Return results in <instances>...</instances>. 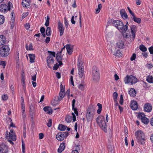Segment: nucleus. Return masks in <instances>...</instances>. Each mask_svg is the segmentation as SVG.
Listing matches in <instances>:
<instances>
[{"label":"nucleus","mask_w":153,"mask_h":153,"mask_svg":"<svg viewBox=\"0 0 153 153\" xmlns=\"http://www.w3.org/2000/svg\"><path fill=\"white\" fill-rule=\"evenodd\" d=\"M69 133L68 132L58 133L56 136V139L59 141H62L68 136Z\"/></svg>","instance_id":"obj_10"},{"label":"nucleus","mask_w":153,"mask_h":153,"mask_svg":"<svg viewBox=\"0 0 153 153\" xmlns=\"http://www.w3.org/2000/svg\"><path fill=\"white\" fill-rule=\"evenodd\" d=\"M46 35L49 36L51 34V28L49 27H48L46 30Z\"/></svg>","instance_id":"obj_38"},{"label":"nucleus","mask_w":153,"mask_h":153,"mask_svg":"<svg viewBox=\"0 0 153 153\" xmlns=\"http://www.w3.org/2000/svg\"><path fill=\"white\" fill-rule=\"evenodd\" d=\"M152 106L150 103H146L144 105V110L145 111L150 112L152 111Z\"/></svg>","instance_id":"obj_16"},{"label":"nucleus","mask_w":153,"mask_h":153,"mask_svg":"<svg viewBox=\"0 0 153 153\" xmlns=\"http://www.w3.org/2000/svg\"><path fill=\"white\" fill-rule=\"evenodd\" d=\"M32 80L33 81H35L36 80V74L34 75L33 76H32L31 78Z\"/></svg>","instance_id":"obj_63"},{"label":"nucleus","mask_w":153,"mask_h":153,"mask_svg":"<svg viewBox=\"0 0 153 153\" xmlns=\"http://www.w3.org/2000/svg\"><path fill=\"white\" fill-rule=\"evenodd\" d=\"M143 56L145 58H146L148 56V55L147 53L146 52H145L144 53H142Z\"/></svg>","instance_id":"obj_56"},{"label":"nucleus","mask_w":153,"mask_h":153,"mask_svg":"<svg viewBox=\"0 0 153 153\" xmlns=\"http://www.w3.org/2000/svg\"><path fill=\"white\" fill-rule=\"evenodd\" d=\"M64 23L65 24V25L66 28H68V23L67 21V20H65L64 21Z\"/></svg>","instance_id":"obj_61"},{"label":"nucleus","mask_w":153,"mask_h":153,"mask_svg":"<svg viewBox=\"0 0 153 153\" xmlns=\"http://www.w3.org/2000/svg\"><path fill=\"white\" fill-rule=\"evenodd\" d=\"M8 139H10L9 141L12 142V140L15 141L16 140V136L15 133L13 132V130L11 129L10 130L9 134Z\"/></svg>","instance_id":"obj_12"},{"label":"nucleus","mask_w":153,"mask_h":153,"mask_svg":"<svg viewBox=\"0 0 153 153\" xmlns=\"http://www.w3.org/2000/svg\"><path fill=\"white\" fill-rule=\"evenodd\" d=\"M48 52L50 53V55L47 58V63L48 67L51 68V64H53L54 62V58L55 56V53L54 52L50 51Z\"/></svg>","instance_id":"obj_6"},{"label":"nucleus","mask_w":153,"mask_h":153,"mask_svg":"<svg viewBox=\"0 0 153 153\" xmlns=\"http://www.w3.org/2000/svg\"><path fill=\"white\" fill-rule=\"evenodd\" d=\"M30 58V63H33L34 62V60L35 58V56L33 54H30L28 55Z\"/></svg>","instance_id":"obj_25"},{"label":"nucleus","mask_w":153,"mask_h":153,"mask_svg":"<svg viewBox=\"0 0 153 153\" xmlns=\"http://www.w3.org/2000/svg\"><path fill=\"white\" fill-rule=\"evenodd\" d=\"M65 94L68 95V98H70V89H68L66 92Z\"/></svg>","instance_id":"obj_60"},{"label":"nucleus","mask_w":153,"mask_h":153,"mask_svg":"<svg viewBox=\"0 0 153 153\" xmlns=\"http://www.w3.org/2000/svg\"><path fill=\"white\" fill-rule=\"evenodd\" d=\"M9 47L7 45H3L0 49V56L1 57H6L9 54Z\"/></svg>","instance_id":"obj_8"},{"label":"nucleus","mask_w":153,"mask_h":153,"mask_svg":"<svg viewBox=\"0 0 153 153\" xmlns=\"http://www.w3.org/2000/svg\"><path fill=\"white\" fill-rule=\"evenodd\" d=\"M146 116L143 113H139L138 114L137 117L141 120Z\"/></svg>","instance_id":"obj_33"},{"label":"nucleus","mask_w":153,"mask_h":153,"mask_svg":"<svg viewBox=\"0 0 153 153\" xmlns=\"http://www.w3.org/2000/svg\"><path fill=\"white\" fill-rule=\"evenodd\" d=\"M59 67V64L56 63L54 65L53 69L54 70H56Z\"/></svg>","instance_id":"obj_47"},{"label":"nucleus","mask_w":153,"mask_h":153,"mask_svg":"<svg viewBox=\"0 0 153 153\" xmlns=\"http://www.w3.org/2000/svg\"><path fill=\"white\" fill-rule=\"evenodd\" d=\"M128 94L131 96L135 97L136 95V92L135 90L133 88H131L128 91Z\"/></svg>","instance_id":"obj_22"},{"label":"nucleus","mask_w":153,"mask_h":153,"mask_svg":"<svg viewBox=\"0 0 153 153\" xmlns=\"http://www.w3.org/2000/svg\"><path fill=\"white\" fill-rule=\"evenodd\" d=\"M60 91L62 92H65V89L64 86H63L62 84H61L60 85Z\"/></svg>","instance_id":"obj_45"},{"label":"nucleus","mask_w":153,"mask_h":153,"mask_svg":"<svg viewBox=\"0 0 153 153\" xmlns=\"http://www.w3.org/2000/svg\"><path fill=\"white\" fill-rule=\"evenodd\" d=\"M120 13L121 17L123 19H128V16L124 9H123L120 10Z\"/></svg>","instance_id":"obj_17"},{"label":"nucleus","mask_w":153,"mask_h":153,"mask_svg":"<svg viewBox=\"0 0 153 153\" xmlns=\"http://www.w3.org/2000/svg\"><path fill=\"white\" fill-rule=\"evenodd\" d=\"M78 74L80 78L82 77L84 74V67L83 62L81 61H78Z\"/></svg>","instance_id":"obj_9"},{"label":"nucleus","mask_w":153,"mask_h":153,"mask_svg":"<svg viewBox=\"0 0 153 153\" xmlns=\"http://www.w3.org/2000/svg\"><path fill=\"white\" fill-rule=\"evenodd\" d=\"M25 110H22V117L23 119H24L26 117V114L25 112Z\"/></svg>","instance_id":"obj_50"},{"label":"nucleus","mask_w":153,"mask_h":153,"mask_svg":"<svg viewBox=\"0 0 153 153\" xmlns=\"http://www.w3.org/2000/svg\"><path fill=\"white\" fill-rule=\"evenodd\" d=\"M65 48L67 50V51L69 55H71L73 51V48L71 47L69 44H67L65 46Z\"/></svg>","instance_id":"obj_19"},{"label":"nucleus","mask_w":153,"mask_h":153,"mask_svg":"<svg viewBox=\"0 0 153 153\" xmlns=\"http://www.w3.org/2000/svg\"><path fill=\"white\" fill-rule=\"evenodd\" d=\"M127 8L128 11H129L130 14L133 17V19H141L140 18H136L135 17L134 13L131 10L129 7H127Z\"/></svg>","instance_id":"obj_28"},{"label":"nucleus","mask_w":153,"mask_h":153,"mask_svg":"<svg viewBox=\"0 0 153 153\" xmlns=\"http://www.w3.org/2000/svg\"><path fill=\"white\" fill-rule=\"evenodd\" d=\"M40 31L42 34H43L45 31V28L43 27H42L41 28Z\"/></svg>","instance_id":"obj_58"},{"label":"nucleus","mask_w":153,"mask_h":153,"mask_svg":"<svg viewBox=\"0 0 153 153\" xmlns=\"http://www.w3.org/2000/svg\"><path fill=\"white\" fill-rule=\"evenodd\" d=\"M124 43L122 41H120L117 43V46L120 49L123 48L124 46Z\"/></svg>","instance_id":"obj_26"},{"label":"nucleus","mask_w":153,"mask_h":153,"mask_svg":"<svg viewBox=\"0 0 153 153\" xmlns=\"http://www.w3.org/2000/svg\"><path fill=\"white\" fill-rule=\"evenodd\" d=\"M26 29L28 30L30 27V24L29 23H27L24 25Z\"/></svg>","instance_id":"obj_49"},{"label":"nucleus","mask_w":153,"mask_h":153,"mask_svg":"<svg viewBox=\"0 0 153 153\" xmlns=\"http://www.w3.org/2000/svg\"><path fill=\"white\" fill-rule=\"evenodd\" d=\"M10 10V7L5 4H2L0 6V11L1 12H6L7 10Z\"/></svg>","instance_id":"obj_14"},{"label":"nucleus","mask_w":153,"mask_h":153,"mask_svg":"<svg viewBox=\"0 0 153 153\" xmlns=\"http://www.w3.org/2000/svg\"><path fill=\"white\" fill-rule=\"evenodd\" d=\"M22 4L23 7L27 8L30 5V0H23Z\"/></svg>","instance_id":"obj_18"},{"label":"nucleus","mask_w":153,"mask_h":153,"mask_svg":"<svg viewBox=\"0 0 153 153\" xmlns=\"http://www.w3.org/2000/svg\"><path fill=\"white\" fill-rule=\"evenodd\" d=\"M146 80L149 83H153V77L150 75L146 77Z\"/></svg>","instance_id":"obj_30"},{"label":"nucleus","mask_w":153,"mask_h":153,"mask_svg":"<svg viewBox=\"0 0 153 153\" xmlns=\"http://www.w3.org/2000/svg\"><path fill=\"white\" fill-rule=\"evenodd\" d=\"M56 76L58 79H59L61 78V74L60 73L58 72H56Z\"/></svg>","instance_id":"obj_59"},{"label":"nucleus","mask_w":153,"mask_h":153,"mask_svg":"<svg viewBox=\"0 0 153 153\" xmlns=\"http://www.w3.org/2000/svg\"><path fill=\"white\" fill-rule=\"evenodd\" d=\"M72 117L71 116L68 115L66 116L65 120L68 123H69L72 120Z\"/></svg>","instance_id":"obj_37"},{"label":"nucleus","mask_w":153,"mask_h":153,"mask_svg":"<svg viewBox=\"0 0 153 153\" xmlns=\"http://www.w3.org/2000/svg\"><path fill=\"white\" fill-rule=\"evenodd\" d=\"M70 83L71 85H73V86L74 85V83L73 79V76H70Z\"/></svg>","instance_id":"obj_52"},{"label":"nucleus","mask_w":153,"mask_h":153,"mask_svg":"<svg viewBox=\"0 0 153 153\" xmlns=\"http://www.w3.org/2000/svg\"><path fill=\"white\" fill-rule=\"evenodd\" d=\"M72 115L73 121V122H74L76 120V117L75 115L73 113H72Z\"/></svg>","instance_id":"obj_55"},{"label":"nucleus","mask_w":153,"mask_h":153,"mask_svg":"<svg viewBox=\"0 0 153 153\" xmlns=\"http://www.w3.org/2000/svg\"><path fill=\"white\" fill-rule=\"evenodd\" d=\"M141 121L142 123L146 124H148L149 122V120L146 117V116L142 119Z\"/></svg>","instance_id":"obj_35"},{"label":"nucleus","mask_w":153,"mask_h":153,"mask_svg":"<svg viewBox=\"0 0 153 153\" xmlns=\"http://www.w3.org/2000/svg\"><path fill=\"white\" fill-rule=\"evenodd\" d=\"M1 98L3 100L6 101L8 99V96L7 94H5L2 95Z\"/></svg>","instance_id":"obj_42"},{"label":"nucleus","mask_w":153,"mask_h":153,"mask_svg":"<svg viewBox=\"0 0 153 153\" xmlns=\"http://www.w3.org/2000/svg\"><path fill=\"white\" fill-rule=\"evenodd\" d=\"M65 94V92H60L59 94V96L58 97V100L59 101H61L62 100L64 97Z\"/></svg>","instance_id":"obj_29"},{"label":"nucleus","mask_w":153,"mask_h":153,"mask_svg":"<svg viewBox=\"0 0 153 153\" xmlns=\"http://www.w3.org/2000/svg\"><path fill=\"white\" fill-rule=\"evenodd\" d=\"M56 59L57 61L61 60L62 59V57L60 54L59 55L58 53L56 54Z\"/></svg>","instance_id":"obj_43"},{"label":"nucleus","mask_w":153,"mask_h":153,"mask_svg":"<svg viewBox=\"0 0 153 153\" xmlns=\"http://www.w3.org/2000/svg\"><path fill=\"white\" fill-rule=\"evenodd\" d=\"M149 52L151 54H153V46H151L149 47Z\"/></svg>","instance_id":"obj_53"},{"label":"nucleus","mask_w":153,"mask_h":153,"mask_svg":"<svg viewBox=\"0 0 153 153\" xmlns=\"http://www.w3.org/2000/svg\"><path fill=\"white\" fill-rule=\"evenodd\" d=\"M67 126L62 124H59L58 127V129L61 131H63L66 129Z\"/></svg>","instance_id":"obj_27"},{"label":"nucleus","mask_w":153,"mask_h":153,"mask_svg":"<svg viewBox=\"0 0 153 153\" xmlns=\"http://www.w3.org/2000/svg\"><path fill=\"white\" fill-rule=\"evenodd\" d=\"M76 102L75 100L74 99L72 102V108H74V107H75V103Z\"/></svg>","instance_id":"obj_62"},{"label":"nucleus","mask_w":153,"mask_h":153,"mask_svg":"<svg viewBox=\"0 0 153 153\" xmlns=\"http://www.w3.org/2000/svg\"><path fill=\"white\" fill-rule=\"evenodd\" d=\"M113 25L116 27L118 30L123 33V37L126 38H129L130 35L129 33H126V31L128 28V23L127 22L126 25H124L122 22L120 20H115L112 23Z\"/></svg>","instance_id":"obj_1"},{"label":"nucleus","mask_w":153,"mask_h":153,"mask_svg":"<svg viewBox=\"0 0 153 153\" xmlns=\"http://www.w3.org/2000/svg\"><path fill=\"white\" fill-rule=\"evenodd\" d=\"M131 30L132 34V37L134 38L135 33L136 32V27L135 26L133 25L131 27Z\"/></svg>","instance_id":"obj_20"},{"label":"nucleus","mask_w":153,"mask_h":153,"mask_svg":"<svg viewBox=\"0 0 153 153\" xmlns=\"http://www.w3.org/2000/svg\"><path fill=\"white\" fill-rule=\"evenodd\" d=\"M15 20H11L10 25L11 29H13L14 27V23L15 22Z\"/></svg>","instance_id":"obj_51"},{"label":"nucleus","mask_w":153,"mask_h":153,"mask_svg":"<svg viewBox=\"0 0 153 153\" xmlns=\"http://www.w3.org/2000/svg\"><path fill=\"white\" fill-rule=\"evenodd\" d=\"M118 94L116 92H114L113 94V98L114 102H117Z\"/></svg>","instance_id":"obj_39"},{"label":"nucleus","mask_w":153,"mask_h":153,"mask_svg":"<svg viewBox=\"0 0 153 153\" xmlns=\"http://www.w3.org/2000/svg\"><path fill=\"white\" fill-rule=\"evenodd\" d=\"M22 153H25V144L23 142V141L22 140Z\"/></svg>","instance_id":"obj_41"},{"label":"nucleus","mask_w":153,"mask_h":153,"mask_svg":"<svg viewBox=\"0 0 153 153\" xmlns=\"http://www.w3.org/2000/svg\"><path fill=\"white\" fill-rule=\"evenodd\" d=\"M50 40V39L49 37H47L45 40V42L46 43H48Z\"/></svg>","instance_id":"obj_64"},{"label":"nucleus","mask_w":153,"mask_h":153,"mask_svg":"<svg viewBox=\"0 0 153 153\" xmlns=\"http://www.w3.org/2000/svg\"><path fill=\"white\" fill-rule=\"evenodd\" d=\"M78 88L81 90H84V86L83 85L80 84L79 85Z\"/></svg>","instance_id":"obj_48"},{"label":"nucleus","mask_w":153,"mask_h":153,"mask_svg":"<svg viewBox=\"0 0 153 153\" xmlns=\"http://www.w3.org/2000/svg\"><path fill=\"white\" fill-rule=\"evenodd\" d=\"M95 108L94 105H90L86 111V117L88 121H91L95 114Z\"/></svg>","instance_id":"obj_2"},{"label":"nucleus","mask_w":153,"mask_h":153,"mask_svg":"<svg viewBox=\"0 0 153 153\" xmlns=\"http://www.w3.org/2000/svg\"><path fill=\"white\" fill-rule=\"evenodd\" d=\"M96 121L101 129L104 132H107V125L104 116L102 115L98 116L97 119Z\"/></svg>","instance_id":"obj_4"},{"label":"nucleus","mask_w":153,"mask_h":153,"mask_svg":"<svg viewBox=\"0 0 153 153\" xmlns=\"http://www.w3.org/2000/svg\"><path fill=\"white\" fill-rule=\"evenodd\" d=\"M97 106L98 107V109L97 111V112L98 114H100L102 110V105L101 104L98 103L97 104Z\"/></svg>","instance_id":"obj_34"},{"label":"nucleus","mask_w":153,"mask_h":153,"mask_svg":"<svg viewBox=\"0 0 153 153\" xmlns=\"http://www.w3.org/2000/svg\"><path fill=\"white\" fill-rule=\"evenodd\" d=\"M8 151V147L4 144L0 145V153H7Z\"/></svg>","instance_id":"obj_13"},{"label":"nucleus","mask_w":153,"mask_h":153,"mask_svg":"<svg viewBox=\"0 0 153 153\" xmlns=\"http://www.w3.org/2000/svg\"><path fill=\"white\" fill-rule=\"evenodd\" d=\"M65 148V143H61L58 149V152L59 153L62 152L64 150Z\"/></svg>","instance_id":"obj_23"},{"label":"nucleus","mask_w":153,"mask_h":153,"mask_svg":"<svg viewBox=\"0 0 153 153\" xmlns=\"http://www.w3.org/2000/svg\"><path fill=\"white\" fill-rule=\"evenodd\" d=\"M139 49L142 51L145 52L147 51V49L146 47L143 45H140L139 46Z\"/></svg>","instance_id":"obj_36"},{"label":"nucleus","mask_w":153,"mask_h":153,"mask_svg":"<svg viewBox=\"0 0 153 153\" xmlns=\"http://www.w3.org/2000/svg\"><path fill=\"white\" fill-rule=\"evenodd\" d=\"M130 107L133 110H137L138 108L137 102L135 101L132 100L131 102Z\"/></svg>","instance_id":"obj_15"},{"label":"nucleus","mask_w":153,"mask_h":153,"mask_svg":"<svg viewBox=\"0 0 153 153\" xmlns=\"http://www.w3.org/2000/svg\"><path fill=\"white\" fill-rule=\"evenodd\" d=\"M124 81L126 84L130 83L131 85H133L137 82L138 79L134 76L127 75L124 78Z\"/></svg>","instance_id":"obj_5"},{"label":"nucleus","mask_w":153,"mask_h":153,"mask_svg":"<svg viewBox=\"0 0 153 153\" xmlns=\"http://www.w3.org/2000/svg\"><path fill=\"white\" fill-rule=\"evenodd\" d=\"M26 48L27 50H33V48L32 43H30L28 45L26 44Z\"/></svg>","instance_id":"obj_31"},{"label":"nucleus","mask_w":153,"mask_h":153,"mask_svg":"<svg viewBox=\"0 0 153 153\" xmlns=\"http://www.w3.org/2000/svg\"><path fill=\"white\" fill-rule=\"evenodd\" d=\"M92 77L94 80L98 81L100 78L99 71L98 69L95 66H94L92 68Z\"/></svg>","instance_id":"obj_7"},{"label":"nucleus","mask_w":153,"mask_h":153,"mask_svg":"<svg viewBox=\"0 0 153 153\" xmlns=\"http://www.w3.org/2000/svg\"><path fill=\"white\" fill-rule=\"evenodd\" d=\"M52 121L51 119H50L49 120L48 123L47 124V126L49 127H51L52 126Z\"/></svg>","instance_id":"obj_44"},{"label":"nucleus","mask_w":153,"mask_h":153,"mask_svg":"<svg viewBox=\"0 0 153 153\" xmlns=\"http://www.w3.org/2000/svg\"><path fill=\"white\" fill-rule=\"evenodd\" d=\"M135 136L138 143L144 146L146 139L144 132L141 130H139L136 132Z\"/></svg>","instance_id":"obj_3"},{"label":"nucleus","mask_w":153,"mask_h":153,"mask_svg":"<svg viewBox=\"0 0 153 153\" xmlns=\"http://www.w3.org/2000/svg\"><path fill=\"white\" fill-rule=\"evenodd\" d=\"M6 65V62L4 61H0V65L3 66V68H4Z\"/></svg>","instance_id":"obj_40"},{"label":"nucleus","mask_w":153,"mask_h":153,"mask_svg":"<svg viewBox=\"0 0 153 153\" xmlns=\"http://www.w3.org/2000/svg\"><path fill=\"white\" fill-rule=\"evenodd\" d=\"M57 27L60 33L59 36H62L64 33L65 28L63 27V24L60 21H59L58 23Z\"/></svg>","instance_id":"obj_11"},{"label":"nucleus","mask_w":153,"mask_h":153,"mask_svg":"<svg viewBox=\"0 0 153 153\" xmlns=\"http://www.w3.org/2000/svg\"><path fill=\"white\" fill-rule=\"evenodd\" d=\"M72 110H74V113L76 114L77 116H78V113L76 108H75L74 107V108H72Z\"/></svg>","instance_id":"obj_54"},{"label":"nucleus","mask_w":153,"mask_h":153,"mask_svg":"<svg viewBox=\"0 0 153 153\" xmlns=\"http://www.w3.org/2000/svg\"><path fill=\"white\" fill-rule=\"evenodd\" d=\"M44 137V134L42 133H40L39 134V138L40 139H42Z\"/></svg>","instance_id":"obj_57"},{"label":"nucleus","mask_w":153,"mask_h":153,"mask_svg":"<svg viewBox=\"0 0 153 153\" xmlns=\"http://www.w3.org/2000/svg\"><path fill=\"white\" fill-rule=\"evenodd\" d=\"M136 58V54L135 53H133L131 56L130 58V60L131 61H132L134 60Z\"/></svg>","instance_id":"obj_46"},{"label":"nucleus","mask_w":153,"mask_h":153,"mask_svg":"<svg viewBox=\"0 0 153 153\" xmlns=\"http://www.w3.org/2000/svg\"><path fill=\"white\" fill-rule=\"evenodd\" d=\"M44 111L48 114H51L52 113V110L49 107H45L43 108Z\"/></svg>","instance_id":"obj_24"},{"label":"nucleus","mask_w":153,"mask_h":153,"mask_svg":"<svg viewBox=\"0 0 153 153\" xmlns=\"http://www.w3.org/2000/svg\"><path fill=\"white\" fill-rule=\"evenodd\" d=\"M6 42V39L3 35H0V45H4Z\"/></svg>","instance_id":"obj_21"},{"label":"nucleus","mask_w":153,"mask_h":153,"mask_svg":"<svg viewBox=\"0 0 153 153\" xmlns=\"http://www.w3.org/2000/svg\"><path fill=\"white\" fill-rule=\"evenodd\" d=\"M114 55L116 56L120 57L121 56L122 53L120 50H117L116 51V52L114 53Z\"/></svg>","instance_id":"obj_32"}]
</instances>
